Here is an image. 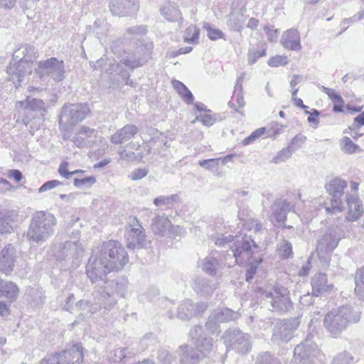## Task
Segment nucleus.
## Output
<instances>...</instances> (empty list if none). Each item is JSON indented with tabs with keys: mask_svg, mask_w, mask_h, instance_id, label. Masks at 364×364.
Here are the masks:
<instances>
[{
	"mask_svg": "<svg viewBox=\"0 0 364 364\" xmlns=\"http://www.w3.org/2000/svg\"><path fill=\"white\" fill-rule=\"evenodd\" d=\"M292 153L293 151L289 146L284 148L272 159V162L275 164L284 162L291 156Z\"/></svg>",
	"mask_w": 364,
	"mask_h": 364,
	"instance_id": "obj_53",
	"label": "nucleus"
},
{
	"mask_svg": "<svg viewBox=\"0 0 364 364\" xmlns=\"http://www.w3.org/2000/svg\"><path fill=\"white\" fill-rule=\"evenodd\" d=\"M249 237L245 235V237H242L241 235H230L225 234H220L216 233L215 235H212L210 237V240L215 243V245L218 247H225L228 245L231 249L232 252L234 254V250L237 248V247H241L243 240Z\"/></svg>",
	"mask_w": 364,
	"mask_h": 364,
	"instance_id": "obj_23",
	"label": "nucleus"
},
{
	"mask_svg": "<svg viewBox=\"0 0 364 364\" xmlns=\"http://www.w3.org/2000/svg\"><path fill=\"white\" fill-rule=\"evenodd\" d=\"M17 215L14 210L0 209V235L11 233Z\"/></svg>",
	"mask_w": 364,
	"mask_h": 364,
	"instance_id": "obj_31",
	"label": "nucleus"
},
{
	"mask_svg": "<svg viewBox=\"0 0 364 364\" xmlns=\"http://www.w3.org/2000/svg\"><path fill=\"white\" fill-rule=\"evenodd\" d=\"M255 364H281V362L271 353L264 352L257 355Z\"/></svg>",
	"mask_w": 364,
	"mask_h": 364,
	"instance_id": "obj_49",
	"label": "nucleus"
},
{
	"mask_svg": "<svg viewBox=\"0 0 364 364\" xmlns=\"http://www.w3.org/2000/svg\"><path fill=\"white\" fill-rule=\"evenodd\" d=\"M355 284V295L360 300L364 301V266L356 271Z\"/></svg>",
	"mask_w": 364,
	"mask_h": 364,
	"instance_id": "obj_38",
	"label": "nucleus"
},
{
	"mask_svg": "<svg viewBox=\"0 0 364 364\" xmlns=\"http://www.w3.org/2000/svg\"><path fill=\"white\" fill-rule=\"evenodd\" d=\"M68 161H63L58 168V173L59 174L68 179L70 178L74 174H78V173H84L85 171L81 169H77L73 171H68Z\"/></svg>",
	"mask_w": 364,
	"mask_h": 364,
	"instance_id": "obj_54",
	"label": "nucleus"
},
{
	"mask_svg": "<svg viewBox=\"0 0 364 364\" xmlns=\"http://www.w3.org/2000/svg\"><path fill=\"white\" fill-rule=\"evenodd\" d=\"M189 336L194 343L197 350L203 356H207L213 350V339L203 333L202 326H194L189 332Z\"/></svg>",
	"mask_w": 364,
	"mask_h": 364,
	"instance_id": "obj_18",
	"label": "nucleus"
},
{
	"mask_svg": "<svg viewBox=\"0 0 364 364\" xmlns=\"http://www.w3.org/2000/svg\"><path fill=\"white\" fill-rule=\"evenodd\" d=\"M99 255L114 271L122 269L129 262L125 248L117 240L105 242Z\"/></svg>",
	"mask_w": 364,
	"mask_h": 364,
	"instance_id": "obj_6",
	"label": "nucleus"
},
{
	"mask_svg": "<svg viewBox=\"0 0 364 364\" xmlns=\"http://www.w3.org/2000/svg\"><path fill=\"white\" fill-rule=\"evenodd\" d=\"M228 26L230 29L234 31H240L242 28V24L240 19L233 15L229 17Z\"/></svg>",
	"mask_w": 364,
	"mask_h": 364,
	"instance_id": "obj_62",
	"label": "nucleus"
},
{
	"mask_svg": "<svg viewBox=\"0 0 364 364\" xmlns=\"http://www.w3.org/2000/svg\"><path fill=\"white\" fill-rule=\"evenodd\" d=\"M300 325L298 317L277 321L273 326L271 341L277 346L289 342L294 336V332Z\"/></svg>",
	"mask_w": 364,
	"mask_h": 364,
	"instance_id": "obj_9",
	"label": "nucleus"
},
{
	"mask_svg": "<svg viewBox=\"0 0 364 364\" xmlns=\"http://www.w3.org/2000/svg\"><path fill=\"white\" fill-rule=\"evenodd\" d=\"M340 144L341 150L346 154H350L360 150L359 146L354 144L348 136H344Z\"/></svg>",
	"mask_w": 364,
	"mask_h": 364,
	"instance_id": "obj_48",
	"label": "nucleus"
},
{
	"mask_svg": "<svg viewBox=\"0 0 364 364\" xmlns=\"http://www.w3.org/2000/svg\"><path fill=\"white\" fill-rule=\"evenodd\" d=\"M194 316V304L190 299L185 300L178 308L177 317L181 320H189Z\"/></svg>",
	"mask_w": 364,
	"mask_h": 364,
	"instance_id": "obj_35",
	"label": "nucleus"
},
{
	"mask_svg": "<svg viewBox=\"0 0 364 364\" xmlns=\"http://www.w3.org/2000/svg\"><path fill=\"white\" fill-rule=\"evenodd\" d=\"M219 161L220 159H209L200 161L198 164L201 167L207 170H213L219 166Z\"/></svg>",
	"mask_w": 364,
	"mask_h": 364,
	"instance_id": "obj_61",
	"label": "nucleus"
},
{
	"mask_svg": "<svg viewBox=\"0 0 364 364\" xmlns=\"http://www.w3.org/2000/svg\"><path fill=\"white\" fill-rule=\"evenodd\" d=\"M280 43L289 50L298 51L301 49L300 33L294 28L286 31L282 36Z\"/></svg>",
	"mask_w": 364,
	"mask_h": 364,
	"instance_id": "obj_25",
	"label": "nucleus"
},
{
	"mask_svg": "<svg viewBox=\"0 0 364 364\" xmlns=\"http://www.w3.org/2000/svg\"><path fill=\"white\" fill-rule=\"evenodd\" d=\"M127 246L129 249L142 248L145 244L146 235L144 228L135 220L133 225H130L125 232Z\"/></svg>",
	"mask_w": 364,
	"mask_h": 364,
	"instance_id": "obj_19",
	"label": "nucleus"
},
{
	"mask_svg": "<svg viewBox=\"0 0 364 364\" xmlns=\"http://www.w3.org/2000/svg\"><path fill=\"white\" fill-rule=\"evenodd\" d=\"M23 45H20L14 51L12 55V60L14 62L20 63L25 65L24 57H23Z\"/></svg>",
	"mask_w": 364,
	"mask_h": 364,
	"instance_id": "obj_63",
	"label": "nucleus"
},
{
	"mask_svg": "<svg viewBox=\"0 0 364 364\" xmlns=\"http://www.w3.org/2000/svg\"><path fill=\"white\" fill-rule=\"evenodd\" d=\"M220 323V321L211 313L205 323V328L212 335L218 336L221 332Z\"/></svg>",
	"mask_w": 364,
	"mask_h": 364,
	"instance_id": "obj_47",
	"label": "nucleus"
},
{
	"mask_svg": "<svg viewBox=\"0 0 364 364\" xmlns=\"http://www.w3.org/2000/svg\"><path fill=\"white\" fill-rule=\"evenodd\" d=\"M136 44L133 55L124 57L120 60L127 67L132 69L141 66L148 61L154 47L153 43L147 39H142Z\"/></svg>",
	"mask_w": 364,
	"mask_h": 364,
	"instance_id": "obj_14",
	"label": "nucleus"
},
{
	"mask_svg": "<svg viewBox=\"0 0 364 364\" xmlns=\"http://www.w3.org/2000/svg\"><path fill=\"white\" fill-rule=\"evenodd\" d=\"M264 55H266V48L256 49L255 48H250L247 53L248 63L252 65L255 63L260 57Z\"/></svg>",
	"mask_w": 364,
	"mask_h": 364,
	"instance_id": "obj_52",
	"label": "nucleus"
},
{
	"mask_svg": "<svg viewBox=\"0 0 364 364\" xmlns=\"http://www.w3.org/2000/svg\"><path fill=\"white\" fill-rule=\"evenodd\" d=\"M90 111L89 106L86 103L64 105L58 120L60 129L67 131L70 127L82 122Z\"/></svg>",
	"mask_w": 364,
	"mask_h": 364,
	"instance_id": "obj_7",
	"label": "nucleus"
},
{
	"mask_svg": "<svg viewBox=\"0 0 364 364\" xmlns=\"http://www.w3.org/2000/svg\"><path fill=\"white\" fill-rule=\"evenodd\" d=\"M199 29L196 26H188L184 33L183 41L186 43L196 44L198 43Z\"/></svg>",
	"mask_w": 364,
	"mask_h": 364,
	"instance_id": "obj_46",
	"label": "nucleus"
},
{
	"mask_svg": "<svg viewBox=\"0 0 364 364\" xmlns=\"http://www.w3.org/2000/svg\"><path fill=\"white\" fill-rule=\"evenodd\" d=\"M267 63L270 67L285 65L288 63V59L285 55H275L269 58Z\"/></svg>",
	"mask_w": 364,
	"mask_h": 364,
	"instance_id": "obj_59",
	"label": "nucleus"
},
{
	"mask_svg": "<svg viewBox=\"0 0 364 364\" xmlns=\"http://www.w3.org/2000/svg\"><path fill=\"white\" fill-rule=\"evenodd\" d=\"M318 353L316 344L307 338L295 347L294 359L298 363L311 364Z\"/></svg>",
	"mask_w": 364,
	"mask_h": 364,
	"instance_id": "obj_17",
	"label": "nucleus"
},
{
	"mask_svg": "<svg viewBox=\"0 0 364 364\" xmlns=\"http://www.w3.org/2000/svg\"><path fill=\"white\" fill-rule=\"evenodd\" d=\"M360 311L353 310L350 306H342L325 315L324 328L332 337L338 338L350 323H358L360 320Z\"/></svg>",
	"mask_w": 364,
	"mask_h": 364,
	"instance_id": "obj_3",
	"label": "nucleus"
},
{
	"mask_svg": "<svg viewBox=\"0 0 364 364\" xmlns=\"http://www.w3.org/2000/svg\"><path fill=\"white\" fill-rule=\"evenodd\" d=\"M16 261V250L11 244L6 245L0 252V272L10 275Z\"/></svg>",
	"mask_w": 364,
	"mask_h": 364,
	"instance_id": "obj_21",
	"label": "nucleus"
},
{
	"mask_svg": "<svg viewBox=\"0 0 364 364\" xmlns=\"http://www.w3.org/2000/svg\"><path fill=\"white\" fill-rule=\"evenodd\" d=\"M181 364H196L199 360V355L193 348L187 344L179 347Z\"/></svg>",
	"mask_w": 364,
	"mask_h": 364,
	"instance_id": "obj_33",
	"label": "nucleus"
},
{
	"mask_svg": "<svg viewBox=\"0 0 364 364\" xmlns=\"http://www.w3.org/2000/svg\"><path fill=\"white\" fill-rule=\"evenodd\" d=\"M353 357L347 352L338 353L331 364H353Z\"/></svg>",
	"mask_w": 364,
	"mask_h": 364,
	"instance_id": "obj_57",
	"label": "nucleus"
},
{
	"mask_svg": "<svg viewBox=\"0 0 364 364\" xmlns=\"http://www.w3.org/2000/svg\"><path fill=\"white\" fill-rule=\"evenodd\" d=\"M96 183V178L93 176L84 178H75L73 185L78 188H90Z\"/></svg>",
	"mask_w": 364,
	"mask_h": 364,
	"instance_id": "obj_51",
	"label": "nucleus"
},
{
	"mask_svg": "<svg viewBox=\"0 0 364 364\" xmlns=\"http://www.w3.org/2000/svg\"><path fill=\"white\" fill-rule=\"evenodd\" d=\"M83 356L82 344L76 343L70 348L43 358L41 364H80Z\"/></svg>",
	"mask_w": 364,
	"mask_h": 364,
	"instance_id": "obj_10",
	"label": "nucleus"
},
{
	"mask_svg": "<svg viewBox=\"0 0 364 364\" xmlns=\"http://www.w3.org/2000/svg\"><path fill=\"white\" fill-rule=\"evenodd\" d=\"M277 252L283 259H288L293 255L291 243L286 240H283L277 244Z\"/></svg>",
	"mask_w": 364,
	"mask_h": 364,
	"instance_id": "obj_45",
	"label": "nucleus"
},
{
	"mask_svg": "<svg viewBox=\"0 0 364 364\" xmlns=\"http://www.w3.org/2000/svg\"><path fill=\"white\" fill-rule=\"evenodd\" d=\"M16 107L23 111L22 121L33 135L43 125L48 107V102L31 95L26 96L24 100L17 101Z\"/></svg>",
	"mask_w": 364,
	"mask_h": 364,
	"instance_id": "obj_2",
	"label": "nucleus"
},
{
	"mask_svg": "<svg viewBox=\"0 0 364 364\" xmlns=\"http://www.w3.org/2000/svg\"><path fill=\"white\" fill-rule=\"evenodd\" d=\"M36 72L41 76H48L56 82L64 79L65 69L63 60L55 58H50L43 62H40Z\"/></svg>",
	"mask_w": 364,
	"mask_h": 364,
	"instance_id": "obj_16",
	"label": "nucleus"
},
{
	"mask_svg": "<svg viewBox=\"0 0 364 364\" xmlns=\"http://www.w3.org/2000/svg\"><path fill=\"white\" fill-rule=\"evenodd\" d=\"M245 77L244 73L240 74V75L237 77L234 92H233V98H235L239 105V107H242L245 105V102L243 97L242 94V82L243 81V79Z\"/></svg>",
	"mask_w": 364,
	"mask_h": 364,
	"instance_id": "obj_42",
	"label": "nucleus"
},
{
	"mask_svg": "<svg viewBox=\"0 0 364 364\" xmlns=\"http://www.w3.org/2000/svg\"><path fill=\"white\" fill-rule=\"evenodd\" d=\"M6 73L9 76V80L12 81L17 88L21 85V82L23 80L25 76L28 73H31V66L14 62L10 63L6 68Z\"/></svg>",
	"mask_w": 364,
	"mask_h": 364,
	"instance_id": "obj_22",
	"label": "nucleus"
},
{
	"mask_svg": "<svg viewBox=\"0 0 364 364\" xmlns=\"http://www.w3.org/2000/svg\"><path fill=\"white\" fill-rule=\"evenodd\" d=\"M55 216L48 212L38 211L31 218L26 238L31 244L41 245L54 233Z\"/></svg>",
	"mask_w": 364,
	"mask_h": 364,
	"instance_id": "obj_4",
	"label": "nucleus"
},
{
	"mask_svg": "<svg viewBox=\"0 0 364 364\" xmlns=\"http://www.w3.org/2000/svg\"><path fill=\"white\" fill-rule=\"evenodd\" d=\"M203 28L207 31V36L210 40L224 38V33L222 31L212 28L208 23H204Z\"/></svg>",
	"mask_w": 364,
	"mask_h": 364,
	"instance_id": "obj_55",
	"label": "nucleus"
},
{
	"mask_svg": "<svg viewBox=\"0 0 364 364\" xmlns=\"http://www.w3.org/2000/svg\"><path fill=\"white\" fill-rule=\"evenodd\" d=\"M62 182L58 180H51L43 183L38 189L39 193L45 192L48 190H51L60 185H62Z\"/></svg>",
	"mask_w": 364,
	"mask_h": 364,
	"instance_id": "obj_64",
	"label": "nucleus"
},
{
	"mask_svg": "<svg viewBox=\"0 0 364 364\" xmlns=\"http://www.w3.org/2000/svg\"><path fill=\"white\" fill-rule=\"evenodd\" d=\"M112 271L114 270L100 255L92 254L86 264L87 277L92 284L99 287L95 291V297L102 299L106 308L116 304V294L124 297L128 288L127 279H107V274Z\"/></svg>",
	"mask_w": 364,
	"mask_h": 364,
	"instance_id": "obj_1",
	"label": "nucleus"
},
{
	"mask_svg": "<svg viewBox=\"0 0 364 364\" xmlns=\"http://www.w3.org/2000/svg\"><path fill=\"white\" fill-rule=\"evenodd\" d=\"M261 294L264 298L270 299L271 306L275 311L284 314L293 309L289 290L279 284H276L269 291L261 290Z\"/></svg>",
	"mask_w": 364,
	"mask_h": 364,
	"instance_id": "obj_8",
	"label": "nucleus"
},
{
	"mask_svg": "<svg viewBox=\"0 0 364 364\" xmlns=\"http://www.w3.org/2000/svg\"><path fill=\"white\" fill-rule=\"evenodd\" d=\"M172 84L173 87L176 90L178 95L183 99V100L187 104H193L194 99L193 95L183 83L175 80L172 81Z\"/></svg>",
	"mask_w": 364,
	"mask_h": 364,
	"instance_id": "obj_39",
	"label": "nucleus"
},
{
	"mask_svg": "<svg viewBox=\"0 0 364 364\" xmlns=\"http://www.w3.org/2000/svg\"><path fill=\"white\" fill-rule=\"evenodd\" d=\"M219 266V261L215 257L208 256L203 259L202 269L206 274L214 276Z\"/></svg>",
	"mask_w": 364,
	"mask_h": 364,
	"instance_id": "obj_40",
	"label": "nucleus"
},
{
	"mask_svg": "<svg viewBox=\"0 0 364 364\" xmlns=\"http://www.w3.org/2000/svg\"><path fill=\"white\" fill-rule=\"evenodd\" d=\"M139 132V129L134 124H127L117 130L111 136V142L114 144H121L127 142L134 137Z\"/></svg>",
	"mask_w": 364,
	"mask_h": 364,
	"instance_id": "obj_29",
	"label": "nucleus"
},
{
	"mask_svg": "<svg viewBox=\"0 0 364 364\" xmlns=\"http://www.w3.org/2000/svg\"><path fill=\"white\" fill-rule=\"evenodd\" d=\"M181 198L179 194H172L170 196H159L154 199V204L156 206L161 207L166 206L167 208H171L177 203H181Z\"/></svg>",
	"mask_w": 364,
	"mask_h": 364,
	"instance_id": "obj_37",
	"label": "nucleus"
},
{
	"mask_svg": "<svg viewBox=\"0 0 364 364\" xmlns=\"http://www.w3.org/2000/svg\"><path fill=\"white\" fill-rule=\"evenodd\" d=\"M258 245L251 237L243 240L241 247H237L233 251L235 262L237 264H250L251 266L247 269L245 278L246 281L250 282L256 273L257 266L262 262V258L258 252Z\"/></svg>",
	"mask_w": 364,
	"mask_h": 364,
	"instance_id": "obj_5",
	"label": "nucleus"
},
{
	"mask_svg": "<svg viewBox=\"0 0 364 364\" xmlns=\"http://www.w3.org/2000/svg\"><path fill=\"white\" fill-rule=\"evenodd\" d=\"M212 314L220 323L235 321L240 317L238 312L228 308L216 309Z\"/></svg>",
	"mask_w": 364,
	"mask_h": 364,
	"instance_id": "obj_36",
	"label": "nucleus"
},
{
	"mask_svg": "<svg viewBox=\"0 0 364 364\" xmlns=\"http://www.w3.org/2000/svg\"><path fill=\"white\" fill-rule=\"evenodd\" d=\"M312 294L314 296H318L324 293L331 291L333 285L328 283L327 275L325 273H317L311 281Z\"/></svg>",
	"mask_w": 364,
	"mask_h": 364,
	"instance_id": "obj_26",
	"label": "nucleus"
},
{
	"mask_svg": "<svg viewBox=\"0 0 364 364\" xmlns=\"http://www.w3.org/2000/svg\"><path fill=\"white\" fill-rule=\"evenodd\" d=\"M162 14L170 21H177L182 19V14L175 4H170L161 9Z\"/></svg>",
	"mask_w": 364,
	"mask_h": 364,
	"instance_id": "obj_41",
	"label": "nucleus"
},
{
	"mask_svg": "<svg viewBox=\"0 0 364 364\" xmlns=\"http://www.w3.org/2000/svg\"><path fill=\"white\" fill-rule=\"evenodd\" d=\"M146 33V27L142 25L132 26L127 29V33L130 36V38L136 40L137 42H141L142 39H144L143 37Z\"/></svg>",
	"mask_w": 364,
	"mask_h": 364,
	"instance_id": "obj_43",
	"label": "nucleus"
},
{
	"mask_svg": "<svg viewBox=\"0 0 364 364\" xmlns=\"http://www.w3.org/2000/svg\"><path fill=\"white\" fill-rule=\"evenodd\" d=\"M291 204L285 199H279L274 202L272 206V215L278 226L286 228L284 222L287 219V214L291 210Z\"/></svg>",
	"mask_w": 364,
	"mask_h": 364,
	"instance_id": "obj_27",
	"label": "nucleus"
},
{
	"mask_svg": "<svg viewBox=\"0 0 364 364\" xmlns=\"http://www.w3.org/2000/svg\"><path fill=\"white\" fill-rule=\"evenodd\" d=\"M23 57L26 65H30L37 58L36 48L33 46L23 45Z\"/></svg>",
	"mask_w": 364,
	"mask_h": 364,
	"instance_id": "obj_50",
	"label": "nucleus"
},
{
	"mask_svg": "<svg viewBox=\"0 0 364 364\" xmlns=\"http://www.w3.org/2000/svg\"><path fill=\"white\" fill-rule=\"evenodd\" d=\"M346 203L348 208L346 219L348 221L357 220L363 213L362 201L357 194L347 193Z\"/></svg>",
	"mask_w": 364,
	"mask_h": 364,
	"instance_id": "obj_24",
	"label": "nucleus"
},
{
	"mask_svg": "<svg viewBox=\"0 0 364 364\" xmlns=\"http://www.w3.org/2000/svg\"><path fill=\"white\" fill-rule=\"evenodd\" d=\"M306 141V137L304 135L298 134L291 139L289 147L291 148L293 151H294L295 150L301 147Z\"/></svg>",
	"mask_w": 364,
	"mask_h": 364,
	"instance_id": "obj_58",
	"label": "nucleus"
},
{
	"mask_svg": "<svg viewBox=\"0 0 364 364\" xmlns=\"http://www.w3.org/2000/svg\"><path fill=\"white\" fill-rule=\"evenodd\" d=\"M171 227V222L164 215H156L152 220L151 224V228L153 232L159 236L167 235Z\"/></svg>",
	"mask_w": 364,
	"mask_h": 364,
	"instance_id": "obj_32",
	"label": "nucleus"
},
{
	"mask_svg": "<svg viewBox=\"0 0 364 364\" xmlns=\"http://www.w3.org/2000/svg\"><path fill=\"white\" fill-rule=\"evenodd\" d=\"M95 296V294H93ZM103 306L105 309H109L112 307H105L103 301L99 300L98 298L94 296V302L92 304L90 301L86 300H80L76 303V307L80 310L87 311L90 314H93L101 309Z\"/></svg>",
	"mask_w": 364,
	"mask_h": 364,
	"instance_id": "obj_34",
	"label": "nucleus"
},
{
	"mask_svg": "<svg viewBox=\"0 0 364 364\" xmlns=\"http://www.w3.org/2000/svg\"><path fill=\"white\" fill-rule=\"evenodd\" d=\"M193 290L201 296H210L217 289L215 283L205 277H196L193 281Z\"/></svg>",
	"mask_w": 364,
	"mask_h": 364,
	"instance_id": "obj_28",
	"label": "nucleus"
},
{
	"mask_svg": "<svg viewBox=\"0 0 364 364\" xmlns=\"http://www.w3.org/2000/svg\"><path fill=\"white\" fill-rule=\"evenodd\" d=\"M19 289L16 284L0 278V299H6L12 302L17 299Z\"/></svg>",
	"mask_w": 364,
	"mask_h": 364,
	"instance_id": "obj_30",
	"label": "nucleus"
},
{
	"mask_svg": "<svg viewBox=\"0 0 364 364\" xmlns=\"http://www.w3.org/2000/svg\"><path fill=\"white\" fill-rule=\"evenodd\" d=\"M264 128H260L255 130L249 136L245 138L242 140V144L244 146L249 145L250 144L252 143L255 140L258 139L259 136H261L264 133Z\"/></svg>",
	"mask_w": 364,
	"mask_h": 364,
	"instance_id": "obj_60",
	"label": "nucleus"
},
{
	"mask_svg": "<svg viewBox=\"0 0 364 364\" xmlns=\"http://www.w3.org/2000/svg\"><path fill=\"white\" fill-rule=\"evenodd\" d=\"M134 353L128 351L126 348H117L111 352L110 359L114 363H120L127 358H132Z\"/></svg>",
	"mask_w": 364,
	"mask_h": 364,
	"instance_id": "obj_44",
	"label": "nucleus"
},
{
	"mask_svg": "<svg viewBox=\"0 0 364 364\" xmlns=\"http://www.w3.org/2000/svg\"><path fill=\"white\" fill-rule=\"evenodd\" d=\"M343 236V230L338 226L328 228L319 237L316 245V251L319 258H325L322 255L332 252L338 246Z\"/></svg>",
	"mask_w": 364,
	"mask_h": 364,
	"instance_id": "obj_13",
	"label": "nucleus"
},
{
	"mask_svg": "<svg viewBox=\"0 0 364 364\" xmlns=\"http://www.w3.org/2000/svg\"><path fill=\"white\" fill-rule=\"evenodd\" d=\"M109 7L113 16L121 17L135 14L139 4L138 0H109Z\"/></svg>",
	"mask_w": 364,
	"mask_h": 364,
	"instance_id": "obj_20",
	"label": "nucleus"
},
{
	"mask_svg": "<svg viewBox=\"0 0 364 364\" xmlns=\"http://www.w3.org/2000/svg\"><path fill=\"white\" fill-rule=\"evenodd\" d=\"M325 188L331 196V206L326 207V211L331 214L342 212L344 207L341 198L347 188V181L336 177L326 183Z\"/></svg>",
	"mask_w": 364,
	"mask_h": 364,
	"instance_id": "obj_11",
	"label": "nucleus"
},
{
	"mask_svg": "<svg viewBox=\"0 0 364 364\" xmlns=\"http://www.w3.org/2000/svg\"><path fill=\"white\" fill-rule=\"evenodd\" d=\"M157 359L161 364H172L176 360V356L163 349L159 350Z\"/></svg>",
	"mask_w": 364,
	"mask_h": 364,
	"instance_id": "obj_56",
	"label": "nucleus"
},
{
	"mask_svg": "<svg viewBox=\"0 0 364 364\" xmlns=\"http://www.w3.org/2000/svg\"><path fill=\"white\" fill-rule=\"evenodd\" d=\"M227 350L232 349L237 353H247L251 349L250 336L239 329H228L223 336Z\"/></svg>",
	"mask_w": 364,
	"mask_h": 364,
	"instance_id": "obj_12",
	"label": "nucleus"
},
{
	"mask_svg": "<svg viewBox=\"0 0 364 364\" xmlns=\"http://www.w3.org/2000/svg\"><path fill=\"white\" fill-rule=\"evenodd\" d=\"M54 256L57 260L64 261L73 267L78 264V259L82 256V248L78 242L66 241L59 246Z\"/></svg>",
	"mask_w": 364,
	"mask_h": 364,
	"instance_id": "obj_15",
	"label": "nucleus"
}]
</instances>
